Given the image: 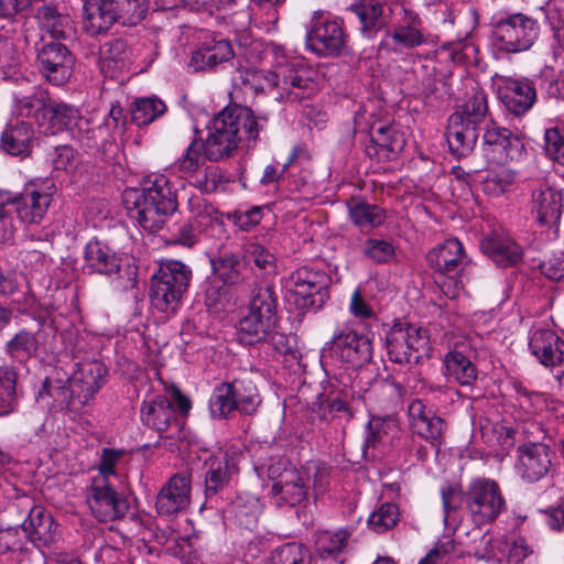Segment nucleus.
Listing matches in <instances>:
<instances>
[{
  "mask_svg": "<svg viewBox=\"0 0 564 564\" xmlns=\"http://www.w3.org/2000/svg\"><path fill=\"white\" fill-rule=\"evenodd\" d=\"M267 122L265 117L240 105L224 108L210 120L204 141V155L210 162L227 159L242 142L256 141Z\"/></svg>",
  "mask_w": 564,
  "mask_h": 564,
  "instance_id": "f257e3e1",
  "label": "nucleus"
},
{
  "mask_svg": "<svg viewBox=\"0 0 564 564\" xmlns=\"http://www.w3.org/2000/svg\"><path fill=\"white\" fill-rule=\"evenodd\" d=\"M122 202L130 216L148 232L163 228L177 208L176 194L163 174L149 175L141 188H127Z\"/></svg>",
  "mask_w": 564,
  "mask_h": 564,
  "instance_id": "f03ea898",
  "label": "nucleus"
},
{
  "mask_svg": "<svg viewBox=\"0 0 564 564\" xmlns=\"http://www.w3.org/2000/svg\"><path fill=\"white\" fill-rule=\"evenodd\" d=\"M273 69H252L246 72L245 82L254 90L276 88L280 98L285 101H300L311 96L315 89L311 72L295 58L288 56L283 48L273 45Z\"/></svg>",
  "mask_w": 564,
  "mask_h": 564,
  "instance_id": "7ed1b4c3",
  "label": "nucleus"
},
{
  "mask_svg": "<svg viewBox=\"0 0 564 564\" xmlns=\"http://www.w3.org/2000/svg\"><path fill=\"white\" fill-rule=\"evenodd\" d=\"M52 204V194L41 185L29 183L21 193L0 188V245L10 243L17 231L12 209L25 226L40 225Z\"/></svg>",
  "mask_w": 564,
  "mask_h": 564,
  "instance_id": "20e7f679",
  "label": "nucleus"
},
{
  "mask_svg": "<svg viewBox=\"0 0 564 564\" xmlns=\"http://www.w3.org/2000/svg\"><path fill=\"white\" fill-rule=\"evenodd\" d=\"M59 539L58 524L42 507H33L22 528L0 530V564H21L26 540L37 549L50 547Z\"/></svg>",
  "mask_w": 564,
  "mask_h": 564,
  "instance_id": "39448f33",
  "label": "nucleus"
},
{
  "mask_svg": "<svg viewBox=\"0 0 564 564\" xmlns=\"http://www.w3.org/2000/svg\"><path fill=\"white\" fill-rule=\"evenodd\" d=\"M487 113V96L477 90L449 116L446 140L453 154L465 156L474 149Z\"/></svg>",
  "mask_w": 564,
  "mask_h": 564,
  "instance_id": "423d86ee",
  "label": "nucleus"
},
{
  "mask_svg": "<svg viewBox=\"0 0 564 564\" xmlns=\"http://www.w3.org/2000/svg\"><path fill=\"white\" fill-rule=\"evenodd\" d=\"M83 25L91 36L107 32L113 23L137 24L145 18L147 0H82Z\"/></svg>",
  "mask_w": 564,
  "mask_h": 564,
  "instance_id": "0eeeda50",
  "label": "nucleus"
},
{
  "mask_svg": "<svg viewBox=\"0 0 564 564\" xmlns=\"http://www.w3.org/2000/svg\"><path fill=\"white\" fill-rule=\"evenodd\" d=\"M191 279L192 270L182 261H162L151 278L150 300L153 307L166 314L175 313Z\"/></svg>",
  "mask_w": 564,
  "mask_h": 564,
  "instance_id": "6e6552de",
  "label": "nucleus"
},
{
  "mask_svg": "<svg viewBox=\"0 0 564 564\" xmlns=\"http://www.w3.org/2000/svg\"><path fill=\"white\" fill-rule=\"evenodd\" d=\"M275 299L270 288L253 290L248 312L237 325V338L246 346L265 340L275 325Z\"/></svg>",
  "mask_w": 564,
  "mask_h": 564,
  "instance_id": "1a4fd4ad",
  "label": "nucleus"
},
{
  "mask_svg": "<svg viewBox=\"0 0 564 564\" xmlns=\"http://www.w3.org/2000/svg\"><path fill=\"white\" fill-rule=\"evenodd\" d=\"M429 265L437 274L436 284L441 291L449 299L457 297L464 289L463 281L452 275L458 268L464 270L466 254L462 242L456 238H451L437 245L429 251L426 256Z\"/></svg>",
  "mask_w": 564,
  "mask_h": 564,
  "instance_id": "9d476101",
  "label": "nucleus"
},
{
  "mask_svg": "<svg viewBox=\"0 0 564 564\" xmlns=\"http://www.w3.org/2000/svg\"><path fill=\"white\" fill-rule=\"evenodd\" d=\"M325 354L339 366L352 372L372 359V341L367 334L349 326L337 328L324 347Z\"/></svg>",
  "mask_w": 564,
  "mask_h": 564,
  "instance_id": "9b49d317",
  "label": "nucleus"
},
{
  "mask_svg": "<svg viewBox=\"0 0 564 564\" xmlns=\"http://www.w3.org/2000/svg\"><path fill=\"white\" fill-rule=\"evenodd\" d=\"M539 35L538 20L523 13H512L495 23L492 43L501 52L521 53L530 50Z\"/></svg>",
  "mask_w": 564,
  "mask_h": 564,
  "instance_id": "f8f14e48",
  "label": "nucleus"
},
{
  "mask_svg": "<svg viewBox=\"0 0 564 564\" xmlns=\"http://www.w3.org/2000/svg\"><path fill=\"white\" fill-rule=\"evenodd\" d=\"M465 508L477 524L490 523L507 508L499 485L489 478L478 477L465 489Z\"/></svg>",
  "mask_w": 564,
  "mask_h": 564,
  "instance_id": "ddd939ff",
  "label": "nucleus"
},
{
  "mask_svg": "<svg viewBox=\"0 0 564 564\" xmlns=\"http://www.w3.org/2000/svg\"><path fill=\"white\" fill-rule=\"evenodd\" d=\"M387 352L395 364H409L427 356L431 350L427 332L419 326L397 322L386 335Z\"/></svg>",
  "mask_w": 564,
  "mask_h": 564,
  "instance_id": "4468645a",
  "label": "nucleus"
},
{
  "mask_svg": "<svg viewBox=\"0 0 564 564\" xmlns=\"http://www.w3.org/2000/svg\"><path fill=\"white\" fill-rule=\"evenodd\" d=\"M481 151L488 164L519 162L527 155L521 137L494 120L484 127Z\"/></svg>",
  "mask_w": 564,
  "mask_h": 564,
  "instance_id": "2eb2a0df",
  "label": "nucleus"
},
{
  "mask_svg": "<svg viewBox=\"0 0 564 564\" xmlns=\"http://www.w3.org/2000/svg\"><path fill=\"white\" fill-rule=\"evenodd\" d=\"M86 502L91 513L101 522L113 521L126 516L129 510L127 499L119 494L112 481L105 476H94L86 490Z\"/></svg>",
  "mask_w": 564,
  "mask_h": 564,
  "instance_id": "dca6fc26",
  "label": "nucleus"
},
{
  "mask_svg": "<svg viewBox=\"0 0 564 564\" xmlns=\"http://www.w3.org/2000/svg\"><path fill=\"white\" fill-rule=\"evenodd\" d=\"M346 44L341 22L315 12L306 36V45L319 56L339 55Z\"/></svg>",
  "mask_w": 564,
  "mask_h": 564,
  "instance_id": "f3484780",
  "label": "nucleus"
},
{
  "mask_svg": "<svg viewBox=\"0 0 564 564\" xmlns=\"http://www.w3.org/2000/svg\"><path fill=\"white\" fill-rule=\"evenodd\" d=\"M555 453L544 443H525L517 448L516 471L527 484H535L547 477L553 467Z\"/></svg>",
  "mask_w": 564,
  "mask_h": 564,
  "instance_id": "a211bd4d",
  "label": "nucleus"
},
{
  "mask_svg": "<svg viewBox=\"0 0 564 564\" xmlns=\"http://www.w3.org/2000/svg\"><path fill=\"white\" fill-rule=\"evenodd\" d=\"M267 474L273 480L271 492L278 506L294 507L308 496V485L302 471L295 468H282V464L271 465Z\"/></svg>",
  "mask_w": 564,
  "mask_h": 564,
  "instance_id": "6ab92c4d",
  "label": "nucleus"
},
{
  "mask_svg": "<svg viewBox=\"0 0 564 564\" xmlns=\"http://www.w3.org/2000/svg\"><path fill=\"white\" fill-rule=\"evenodd\" d=\"M36 62L41 75L54 86L66 84L75 66V57L66 45L55 42L41 47Z\"/></svg>",
  "mask_w": 564,
  "mask_h": 564,
  "instance_id": "aec40b11",
  "label": "nucleus"
},
{
  "mask_svg": "<svg viewBox=\"0 0 564 564\" xmlns=\"http://www.w3.org/2000/svg\"><path fill=\"white\" fill-rule=\"evenodd\" d=\"M401 18L398 20L392 32L388 33L384 40L394 52L416 48L429 43L430 35L423 26V21L417 13L401 8Z\"/></svg>",
  "mask_w": 564,
  "mask_h": 564,
  "instance_id": "412c9836",
  "label": "nucleus"
},
{
  "mask_svg": "<svg viewBox=\"0 0 564 564\" xmlns=\"http://www.w3.org/2000/svg\"><path fill=\"white\" fill-rule=\"evenodd\" d=\"M242 457V452L236 446H229L209 457L206 462L208 471L205 478L207 496L216 495L230 482L238 473Z\"/></svg>",
  "mask_w": 564,
  "mask_h": 564,
  "instance_id": "4be33fe9",
  "label": "nucleus"
},
{
  "mask_svg": "<svg viewBox=\"0 0 564 564\" xmlns=\"http://www.w3.org/2000/svg\"><path fill=\"white\" fill-rule=\"evenodd\" d=\"M106 375V367L98 360L79 362L67 380L72 394L80 404H87L105 384Z\"/></svg>",
  "mask_w": 564,
  "mask_h": 564,
  "instance_id": "5701e85b",
  "label": "nucleus"
},
{
  "mask_svg": "<svg viewBox=\"0 0 564 564\" xmlns=\"http://www.w3.org/2000/svg\"><path fill=\"white\" fill-rule=\"evenodd\" d=\"M188 209L191 215L177 227L173 243L192 247L197 242L198 235L216 220V212L200 196L188 199Z\"/></svg>",
  "mask_w": 564,
  "mask_h": 564,
  "instance_id": "b1692460",
  "label": "nucleus"
},
{
  "mask_svg": "<svg viewBox=\"0 0 564 564\" xmlns=\"http://www.w3.org/2000/svg\"><path fill=\"white\" fill-rule=\"evenodd\" d=\"M191 501V477L185 473L172 476L155 499L160 517H172L187 508Z\"/></svg>",
  "mask_w": 564,
  "mask_h": 564,
  "instance_id": "393cba45",
  "label": "nucleus"
},
{
  "mask_svg": "<svg viewBox=\"0 0 564 564\" xmlns=\"http://www.w3.org/2000/svg\"><path fill=\"white\" fill-rule=\"evenodd\" d=\"M234 48L228 40L206 34L192 53L189 67L194 72L210 70L234 58Z\"/></svg>",
  "mask_w": 564,
  "mask_h": 564,
  "instance_id": "a878e982",
  "label": "nucleus"
},
{
  "mask_svg": "<svg viewBox=\"0 0 564 564\" xmlns=\"http://www.w3.org/2000/svg\"><path fill=\"white\" fill-rule=\"evenodd\" d=\"M408 416L411 431L432 446L438 447L445 427L443 419L427 409L420 399L409 404Z\"/></svg>",
  "mask_w": 564,
  "mask_h": 564,
  "instance_id": "bb28decb",
  "label": "nucleus"
},
{
  "mask_svg": "<svg viewBox=\"0 0 564 564\" xmlns=\"http://www.w3.org/2000/svg\"><path fill=\"white\" fill-rule=\"evenodd\" d=\"M529 348L544 367H556L564 360V340L550 328L534 327L530 333Z\"/></svg>",
  "mask_w": 564,
  "mask_h": 564,
  "instance_id": "cd10ccee",
  "label": "nucleus"
},
{
  "mask_svg": "<svg viewBox=\"0 0 564 564\" xmlns=\"http://www.w3.org/2000/svg\"><path fill=\"white\" fill-rule=\"evenodd\" d=\"M328 285V276L318 270L307 267L300 268L291 273L286 281V289L303 300V305H314L316 295L323 299Z\"/></svg>",
  "mask_w": 564,
  "mask_h": 564,
  "instance_id": "c85d7f7f",
  "label": "nucleus"
},
{
  "mask_svg": "<svg viewBox=\"0 0 564 564\" xmlns=\"http://www.w3.org/2000/svg\"><path fill=\"white\" fill-rule=\"evenodd\" d=\"M140 417L144 425L159 433L167 431L171 426L177 430L181 426L171 400L164 394L147 397L141 404Z\"/></svg>",
  "mask_w": 564,
  "mask_h": 564,
  "instance_id": "c756f323",
  "label": "nucleus"
},
{
  "mask_svg": "<svg viewBox=\"0 0 564 564\" xmlns=\"http://www.w3.org/2000/svg\"><path fill=\"white\" fill-rule=\"evenodd\" d=\"M443 375L448 382L471 387L477 381L478 369L471 354H466L463 346H456L444 355Z\"/></svg>",
  "mask_w": 564,
  "mask_h": 564,
  "instance_id": "7c9ffc66",
  "label": "nucleus"
},
{
  "mask_svg": "<svg viewBox=\"0 0 564 564\" xmlns=\"http://www.w3.org/2000/svg\"><path fill=\"white\" fill-rule=\"evenodd\" d=\"M498 93L506 109L514 116L525 113L536 99L535 89L529 80L507 78Z\"/></svg>",
  "mask_w": 564,
  "mask_h": 564,
  "instance_id": "2f4dec72",
  "label": "nucleus"
},
{
  "mask_svg": "<svg viewBox=\"0 0 564 564\" xmlns=\"http://www.w3.org/2000/svg\"><path fill=\"white\" fill-rule=\"evenodd\" d=\"M79 111L64 102L48 100L43 113L40 115L37 128L44 134L55 135L77 126Z\"/></svg>",
  "mask_w": 564,
  "mask_h": 564,
  "instance_id": "473e14b6",
  "label": "nucleus"
},
{
  "mask_svg": "<svg viewBox=\"0 0 564 564\" xmlns=\"http://www.w3.org/2000/svg\"><path fill=\"white\" fill-rule=\"evenodd\" d=\"M404 134L394 126H380L372 129L371 144L367 147V154L376 156L379 161L395 159L405 147Z\"/></svg>",
  "mask_w": 564,
  "mask_h": 564,
  "instance_id": "72a5a7b5",
  "label": "nucleus"
},
{
  "mask_svg": "<svg viewBox=\"0 0 564 564\" xmlns=\"http://www.w3.org/2000/svg\"><path fill=\"white\" fill-rule=\"evenodd\" d=\"M131 65V50L124 41L117 39L101 46L99 67L106 77L120 78L130 72Z\"/></svg>",
  "mask_w": 564,
  "mask_h": 564,
  "instance_id": "f704fd0d",
  "label": "nucleus"
},
{
  "mask_svg": "<svg viewBox=\"0 0 564 564\" xmlns=\"http://www.w3.org/2000/svg\"><path fill=\"white\" fill-rule=\"evenodd\" d=\"M480 248L492 261L502 267L516 264L522 258L521 247L510 237L488 236L481 241Z\"/></svg>",
  "mask_w": 564,
  "mask_h": 564,
  "instance_id": "c9c22d12",
  "label": "nucleus"
},
{
  "mask_svg": "<svg viewBox=\"0 0 564 564\" xmlns=\"http://www.w3.org/2000/svg\"><path fill=\"white\" fill-rule=\"evenodd\" d=\"M562 195L547 185H541L533 192L532 204L536 219L543 225L555 224L562 212Z\"/></svg>",
  "mask_w": 564,
  "mask_h": 564,
  "instance_id": "e433bc0d",
  "label": "nucleus"
},
{
  "mask_svg": "<svg viewBox=\"0 0 564 564\" xmlns=\"http://www.w3.org/2000/svg\"><path fill=\"white\" fill-rule=\"evenodd\" d=\"M210 265L214 274L224 285H235L245 280L246 260L239 253L221 251L210 259Z\"/></svg>",
  "mask_w": 564,
  "mask_h": 564,
  "instance_id": "4c0bfd02",
  "label": "nucleus"
},
{
  "mask_svg": "<svg viewBox=\"0 0 564 564\" xmlns=\"http://www.w3.org/2000/svg\"><path fill=\"white\" fill-rule=\"evenodd\" d=\"M87 267L96 273L112 275L120 269L121 261L117 253L100 241H89L85 248Z\"/></svg>",
  "mask_w": 564,
  "mask_h": 564,
  "instance_id": "58836bf2",
  "label": "nucleus"
},
{
  "mask_svg": "<svg viewBox=\"0 0 564 564\" xmlns=\"http://www.w3.org/2000/svg\"><path fill=\"white\" fill-rule=\"evenodd\" d=\"M36 19L40 28L47 32L53 39H69L74 35L72 18L62 14L53 6L42 4L36 10Z\"/></svg>",
  "mask_w": 564,
  "mask_h": 564,
  "instance_id": "ea45409f",
  "label": "nucleus"
},
{
  "mask_svg": "<svg viewBox=\"0 0 564 564\" xmlns=\"http://www.w3.org/2000/svg\"><path fill=\"white\" fill-rule=\"evenodd\" d=\"M261 511V502L256 496L239 494L226 512L239 527L251 531L257 527Z\"/></svg>",
  "mask_w": 564,
  "mask_h": 564,
  "instance_id": "a19ab883",
  "label": "nucleus"
},
{
  "mask_svg": "<svg viewBox=\"0 0 564 564\" xmlns=\"http://www.w3.org/2000/svg\"><path fill=\"white\" fill-rule=\"evenodd\" d=\"M33 140V129L25 121L9 123L2 134L1 143L4 151L11 155H26L30 153Z\"/></svg>",
  "mask_w": 564,
  "mask_h": 564,
  "instance_id": "79ce46f5",
  "label": "nucleus"
},
{
  "mask_svg": "<svg viewBox=\"0 0 564 564\" xmlns=\"http://www.w3.org/2000/svg\"><path fill=\"white\" fill-rule=\"evenodd\" d=\"M495 165L486 170V176L482 180V191L488 196L499 197L511 189L519 173L517 170L507 166V164Z\"/></svg>",
  "mask_w": 564,
  "mask_h": 564,
  "instance_id": "37998d69",
  "label": "nucleus"
},
{
  "mask_svg": "<svg viewBox=\"0 0 564 564\" xmlns=\"http://www.w3.org/2000/svg\"><path fill=\"white\" fill-rule=\"evenodd\" d=\"M48 94L41 87H33L29 95H14L12 115L18 118H32L37 124L40 115L43 113L47 102Z\"/></svg>",
  "mask_w": 564,
  "mask_h": 564,
  "instance_id": "c03bdc74",
  "label": "nucleus"
},
{
  "mask_svg": "<svg viewBox=\"0 0 564 564\" xmlns=\"http://www.w3.org/2000/svg\"><path fill=\"white\" fill-rule=\"evenodd\" d=\"M230 386L235 411L245 415L254 414L262 402L256 384L249 379H236Z\"/></svg>",
  "mask_w": 564,
  "mask_h": 564,
  "instance_id": "a18cd8bd",
  "label": "nucleus"
},
{
  "mask_svg": "<svg viewBox=\"0 0 564 564\" xmlns=\"http://www.w3.org/2000/svg\"><path fill=\"white\" fill-rule=\"evenodd\" d=\"M361 23L362 34L372 37L383 25V4L379 0H368L352 8Z\"/></svg>",
  "mask_w": 564,
  "mask_h": 564,
  "instance_id": "49530a36",
  "label": "nucleus"
},
{
  "mask_svg": "<svg viewBox=\"0 0 564 564\" xmlns=\"http://www.w3.org/2000/svg\"><path fill=\"white\" fill-rule=\"evenodd\" d=\"M75 399L70 391V384L68 383V387H66L58 380L45 379L37 393V401L51 409L69 406Z\"/></svg>",
  "mask_w": 564,
  "mask_h": 564,
  "instance_id": "de8ad7c7",
  "label": "nucleus"
},
{
  "mask_svg": "<svg viewBox=\"0 0 564 564\" xmlns=\"http://www.w3.org/2000/svg\"><path fill=\"white\" fill-rule=\"evenodd\" d=\"M18 406L17 372L13 367H0V416L13 413Z\"/></svg>",
  "mask_w": 564,
  "mask_h": 564,
  "instance_id": "09e8293b",
  "label": "nucleus"
},
{
  "mask_svg": "<svg viewBox=\"0 0 564 564\" xmlns=\"http://www.w3.org/2000/svg\"><path fill=\"white\" fill-rule=\"evenodd\" d=\"M350 538L346 529L336 531L322 530L315 534V549L322 557H328L341 552Z\"/></svg>",
  "mask_w": 564,
  "mask_h": 564,
  "instance_id": "8fccbe9b",
  "label": "nucleus"
},
{
  "mask_svg": "<svg viewBox=\"0 0 564 564\" xmlns=\"http://www.w3.org/2000/svg\"><path fill=\"white\" fill-rule=\"evenodd\" d=\"M441 498L444 511V524L448 529H454L457 524L456 512L465 505V490L463 491L456 485H444L441 487Z\"/></svg>",
  "mask_w": 564,
  "mask_h": 564,
  "instance_id": "3c124183",
  "label": "nucleus"
},
{
  "mask_svg": "<svg viewBox=\"0 0 564 564\" xmlns=\"http://www.w3.org/2000/svg\"><path fill=\"white\" fill-rule=\"evenodd\" d=\"M349 216L351 221L360 228L379 227L386 220V213L381 207L365 202L349 206Z\"/></svg>",
  "mask_w": 564,
  "mask_h": 564,
  "instance_id": "603ef678",
  "label": "nucleus"
},
{
  "mask_svg": "<svg viewBox=\"0 0 564 564\" xmlns=\"http://www.w3.org/2000/svg\"><path fill=\"white\" fill-rule=\"evenodd\" d=\"M21 66V54L13 40L0 33V75L4 79H18L17 75Z\"/></svg>",
  "mask_w": 564,
  "mask_h": 564,
  "instance_id": "864d4df0",
  "label": "nucleus"
},
{
  "mask_svg": "<svg viewBox=\"0 0 564 564\" xmlns=\"http://www.w3.org/2000/svg\"><path fill=\"white\" fill-rule=\"evenodd\" d=\"M203 145H205L204 141L194 139L186 148L185 153L175 162V167L186 177L193 180L198 174V169L204 161L207 160L204 155Z\"/></svg>",
  "mask_w": 564,
  "mask_h": 564,
  "instance_id": "5fc2aeb1",
  "label": "nucleus"
},
{
  "mask_svg": "<svg viewBox=\"0 0 564 564\" xmlns=\"http://www.w3.org/2000/svg\"><path fill=\"white\" fill-rule=\"evenodd\" d=\"M166 111L165 104L155 97L140 98L132 108V120L138 126H147Z\"/></svg>",
  "mask_w": 564,
  "mask_h": 564,
  "instance_id": "6e6d98bb",
  "label": "nucleus"
},
{
  "mask_svg": "<svg viewBox=\"0 0 564 564\" xmlns=\"http://www.w3.org/2000/svg\"><path fill=\"white\" fill-rule=\"evenodd\" d=\"M126 124L123 109L119 105H112L108 115L97 127V137L102 142L113 140L117 133H122Z\"/></svg>",
  "mask_w": 564,
  "mask_h": 564,
  "instance_id": "4d7b16f0",
  "label": "nucleus"
},
{
  "mask_svg": "<svg viewBox=\"0 0 564 564\" xmlns=\"http://www.w3.org/2000/svg\"><path fill=\"white\" fill-rule=\"evenodd\" d=\"M209 410L213 417H226L235 411L232 390L230 382H224L215 387L209 399Z\"/></svg>",
  "mask_w": 564,
  "mask_h": 564,
  "instance_id": "13d9d810",
  "label": "nucleus"
},
{
  "mask_svg": "<svg viewBox=\"0 0 564 564\" xmlns=\"http://www.w3.org/2000/svg\"><path fill=\"white\" fill-rule=\"evenodd\" d=\"M457 557L459 553L455 541L449 535H445L420 560L419 564H451Z\"/></svg>",
  "mask_w": 564,
  "mask_h": 564,
  "instance_id": "bf43d9fd",
  "label": "nucleus"
},
{
  "mask_svg": "<svg viewBox=\"0 0 564 564\" xmlns=\"http://www.w3.org/2000/svg\"><path fill=\"white\" fill-rule=\"evenodd\" d=\"M399 520V509L394 503H382L368 518L369 527L377 533L392 529Z\"/></svg>",
  "mask_w": 564,
  "mask_h": 564,
  "instance_id": "052dcab7",
  "label": "nucleus"
},
{
  "mask_svg": "<svg viewBox=\"0 0 564 564\" xmlns=\"http://www.w3.org/2000/svg\"><path fill=\"white\" fill-rule=\"evenodd\" d=\"M272 564H310L308 550L300 543H286L278 547L272 557Z\"/></svg>",
  "mask_w": 564,
  "mask_h": 564,
  "instance_id": "680f3d73",
  "label": "nucleus"
},
{
  "mask_svg": "<svg viewBox=\"0 0 564 564\" xmlns=\"http://www.w3.org/2000/svg\"><path fill=\"white\" fill-rule=\"evenodd\" d=\"M228 178L223 170L216 165L207 166L203 173H198L191 181L198 189L205 193H213L224 189Z\"/></svg>",
  "mask_w": 564,
  "mask_h": 564,
  "instance_id": "e2e57ef3",
  "label": "nucleus"
},
{
  "mask_svg": "<svg viewBox=\"0 0 564 564\" xmlns=\"http://www.w3.org/2000/svg\"><path fill=\"white\" fill-rule=\"evenodd\" d=\"M37 349L35 336L21 330L7 344V352L14 359L23 361L30 358Z\"/></svg>",
  "mask_w": 564,
  "mask_h": 564,
  "instance_id": "0e129e2a",
  "label": "nucleus"
},
{
  "mask_svg": "<svg viewBox=\"0 0 564 564\" xmlns=\"http://www.w3.org/2000/svg\"><path fill=\"white\" fill-rule=\"evenodd\" d=\"M362 253L376 263H387L395 258V247L389 240L369 238L362 245Z\"/></svg>",
  "mask_w": 564,
  "mask_h": 564,
  "instance_id": "69168bd1",
  "label": "nucleus"
},
{
  "mask_svg": "<svg viewBox=\"0 0 564 564\" xmlns=\"http://www.w3.org/2000/svg\"><path fill=\"white\" fill-rule=\"evenodd\" d=\"M303 475L308 489L312 488L315 497L325 494L329 486V470L327 467L313 463L305 467Z\"/></svg>",
  "mask_w": 564,
  "mask_h": 564,
  "instance_id": "338daca9",
  "label": "nucleus"
},
{
  "mask_svg": "<svg viewBox=\"0 0 564 564\" xmlns=\"http://www.w3.org/2000/svg\"><path fill=\"white\" fill-rule=\"evenodd\" d=\"M544 151L553 162L564 165V137L557 128L546 129L544 132Z\"/></svg>",
  "mask_w": 564,
  "mask_h": 564,
  "instance_id": "774afa93",
  "label": "nucleus"
}]
</instances>
